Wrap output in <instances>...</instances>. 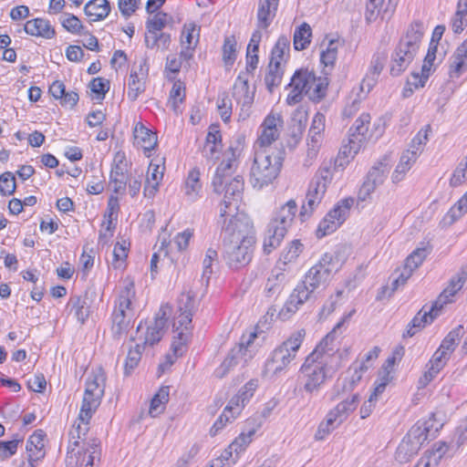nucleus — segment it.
Wrapping results in <instances>:
<instances>
[{
	"label": "nucleus",
	"instance_id": "1",
	"mask_svg": "<svg viewBox=\"0 0 467 467\" xmlns=\"http://www.w3.org/2000/svg\"><path fill=\"white\" fill-rule=\"evenodd\" d=\"M96 410L81 407L78 419L72 425L68 436L69 444L66 456V467H99L100 463V441L87 440L89 420Z\"/></svg>",
	"mask_w": 467,
	"mask_h": 467
},
{
	"label": "nucleus",
	"instance_id": "2",
	"mask_svg": "<svg viewBox=\"0 0 467 467\" xmlns=\"http://www.w3.org/2000/svg\"><path fill=\"white\" fill-rule=\"evenodd\" d=\"M338 270V262L331 254L326 253L297 284L283 306L280 314L289 317L305 303L316 299L319 289L325 288L333 273Z\"/></svg>",
	"mask_w": 467,
	"mask_h": 467
},
{
	"label": "nucleus",
	"instance_id": "3",
	"mask_svg": "<svg viewBox=\"0 0 467 467\" xmlns=\"http://www.w3.org/2000/svg\"><path fill=\"white\" fill-rule=\"evenodd\" d=\"M284 158L285 150L283 149L256 150L250 172V182L253 186L262 189L272 183L281 170Z\"/></svg>",
	"mask_w": 467,
	"mask_h": 467
},
{
	"label": "nucleus",
	"instance_id": "4",
	"mask_svg": "<svg viewBox=\"0 0 467 467\" xmlns=\"http://www.w3.org/2000/svg\"><path fill=\"white\" fill-rule=\"evenodd\" d=\"M296 211L297 205L296 202L290 200L275 213L267 225L264 239L263 249L265 254H269L280 245L288 228L292 225Z\"/></svg>",
	"mask_w": 467,
	"mask_h": 467
},
{
	"label": "nucleus",
	"instance_id": "5",
	"mask_svg": "<svg viewBox=\"0 0 467 467\" xmlns=\"http://www.w3.org/2000/svg\"><path fill=\"white\" fill-rule=\"evenodd\" d=\"M337 168L344 169V167L333 165L331 161L322 163L309 183L306 202L301 208L300 217L309 216L319 205L327 192V185L333 179V171Z\"/></svg>",
	"mask_w": 467,
	"mask_h": 467
},
{
	"label": "nucleus",
	"instance_id": "6",
	"mask_svg": "<svg viewBox=\"0 0 467 467\" xmlns=\"http://www.w3.org/2000/svg\"><path fill=\"white\" fill-rule=\"evenodd\" d=\"M305 336L306 331L304 329L297 330L279 347L275 348L270 358L266 361V369L271 371L274 375H278L284 371L296 358Z\"/></svg>",
	"mask_w": 467,
	"mask_h": 467
},
{
	"label": "nucleus",
	"instance_id": "7",
	"mask_svg": "<svg viewBox=\"0 0 467 467\" xmlns=\"http://www.w3.org/2000/svg\"><path fill=\"white\" fill-rule=\"evenodd\" d=\"M369 126L364 125L361 128L351 127L349 129L348 145L344 146L339 150L335 160L336 166L345 167L349 162V157L354 158L358 152L362 143L370 140H377L383 134L384 128L380 122H374L372 129H369Z\"/></svg>",
	"mask_w": 467,
	"mask_h": 467
},
{
	"label": "nucleus",
	"instance_id": "8",
	"mask_svg": "<svg viewBox=\"0 0 467 467\" xmlns=\"http://www.w3.org/2000/svg\"><path fill=\"white\" fill-rule=\"evenodd\" d=\"M255 337V332H251L248 336L244 335L238 345L230 350L221 366L215 370L216 377H224L234 367H244L255 354L254 345Z\"/></svg>",
	"mask_w": 467,
	"mask_h": 467
},
{
	"label": "nucleus",
	"instance_id": "9",
	"mask_svg": "<svg viewBox=\"0 0 467 467\" xmlns=\"http://www.w3.org/2000/svg\"><path fill=\"white\" fill-rule=\"evenodd\" d=\"M337 364H327L307 356L300 368L305 379L304 390L307 393L318 391L327 377L337 370Z\"/></svg>",
	"mask_w": 467,
	"mask_h": 467
},
{
	"label": "nucleus",
	"instance_id": "10",
	"mask_svg": "<svg viewBox=\"0 0 467 467\" xmlns=\"http://www.w3.org/2000/svg\"><path fill=\"white\" fill-rule=\"evenodd\" d=\"M359 403L358 393L353 394L351 398H348L338 403L333 410L328 411L325 420L319 423L315 433L316 441H323L337 427H338L348 416L353 412Z\"/></svg>",
	"mask_w": 467,
	"mask_h": 467
},
{
	"label": "nucleus",
	"instance_id": "11",
	"mask_svg": "<svg viewBox=\"0 0 467 467\" xmlns=\"http://www.w3.org/2000/svg\"><path fill=\"white\" fill-rule=\"evenodd\" d=\"M223 218L221 237L223 243H239L249 239H255L253 223L244 213L226 215Z\"/></svg>",
	"mask_w": 467,
	"mask_h": 467
},
{
	"label": "nucleus",
	"instance_id": "12",
	"mask_svg": "<svg viewBox=\"0 0 467 467\" xmlns=\"http://www.w3.org/2000/svg\"><path fill=\"white\" fill-rule=\"evenodd\" d=\"M355 310L345 316L335 327L318 343L315 349L308 355L311 358L323 361L327 364H337L340 368L342 355L338 352V342L337 332L344 322L350 318Z\"/></svg>",
	"mask_w": 467,
	"mask_h": 467
},
{
	"label": "nucleus",
	"instance_id": "13",
	"mask_svg": "<svg viewBox=\"0 0 467 467\" xmlns=\"http://www.w3.org/2000/svg\"><path fill=\"white\" fill-rule=\"evenodd\" d=\"M223 258L231 268H240L249 264L252 259L255 239L239 241V243H223Z\"/></svg>",
	"mask_w": 467,
	"mask_h": 467
},
{
	"label": "nucleus",
	"instance_id": "14",
	"mask_svg": "<svg viewBox=\"0 0 467 467\" xmlns=\"http://www.w3.org/2000/svg\"><path fill=\"white\" fill-rule=\"evenodd\" d=\"M353 204V198H346L338 202L319 223L317 236L322 238L335 232L344 223Z\"/></svg>",
	"mask_w": 467,
	"mask_h": 467
},
{
	"label": "nucleus",
	"instance_id": "15",
	"mask_svg": "<svg viewBox=\"0 0 467 467\" xmlns=\"http://www.w3.org/2000/svg\"><path fill=\"white\" fill-rule=\"evenodd\" d=\"M241 150L238 147L230 146L223 153V159L216 169L215 175L213 179V191L216 193H223V184L228 177H231L239 165L238 158Z\"/></svg>",
	"mask_w": 467,
	"mask_h": 467
},
{
	"label": "nucleus",
	"instance_id": "16",
	"mask_svg": "<svg viewBox=\"0 0 467 467\" xmlns=\"http://www.w3.org/2000/svg\"><path fill=\"white\" fill-rule=\"evenodd\" d=\"M387 161L388 157L384 156L368 171L366 180L358 191V201H367L370 197L371 193L375 191V189L384 182L389 170Z\"/></svg>",
	"mask_w": 467,
	"mask_h": 467
},
{
	"label": "nucleus",
	"instance_id": "17",
	"mask_svg": "<svg viewBox=\"0 0 467 467\" xmlns=\"http://www.w3.org/2000/svg\"><path fill=\"white\" fill-rule=\"evenodd\" d=\"M223 192H224L223 200L220 209V217L230 215V212H233L232 206L234 204V209L237 208V202L242 197L244 190V180L240 175H236L231 181H225L223 184Z\"/></svg>",
	"mask_w": 467,
	"mask_h": 467
},
{
	"label": "nucleus",
	"instance_id": "18",
	"mask_svg": "<svg viewBox=\"0 0 467 467\" xmlns=\"http://www.w3.org/2000/svg\"><path fill=\"white\" fill-rule=\"evenodd\" d=\"M104 375L99 373L88 378L86 382V389L83 397L82 406L96 410L100 404L104 394Z\"/></svg>",
	"mask_w": 467,
	"mask_h": 467
},
{
	"label": "nucleus",
	"instance_id": "19",
	"mask_svg": "<svg viewBox=\"0 0 467 467\" xmlns=\"http://www.w3.org/2000/svg\"><path fill=\"white\" fill-rule=\"evenodd\" d=\"M467 272L462 271L461 274L452 277L449 285L441 293L436 301L429 310V315L439 316L444 305L451 303L455 294L462 287L466 281Z\"/></svg>",
	"mask_w": 467,
	"mask_h": 467
},
{
	"label": "nucleus",
	"instance_id": "20",
	"mask_svg": "<svg viewBox=\"0 0 467 467\" xmlns=\"http://www.w3.org/2000/svg\"><path fill=\"white\" fill-rule=\"evenodd\" d=\"M310 80H314L313 71L301 68L295 72L289 83L292 90L286 98L288 105H296L302 100L303 94H305Z\"/></svg>",
	"mask_w": 467,
	"mask_h": 467
},
{
	"label": "nucleus",
	"instance_id": "21",
	"mask_svg": "<svg viewBox=\"0 0 467 467\" xmlns=\"http://www.w3.org/2000/svg\"><path fill=\"white\" fill-rule=\"evenodd\" d=\"M192 316V313L180 312V315L173 324L175 330L178 331V337L171 344V348L175 356L182 355L184 347L191 337Z\"/></svg>",
	"mask_w": 467,
	"mask_h": 467
},
{
	"label": "nucleus",
	"instance_id": "22",
	"mask_svg": "<svg viewBox=\"0 0 467 467\" xmlns=\"http://www.w3.org/2000/svg\"><path fill=\"white\" fill-rule=\"evenodd\" d=\"M165 158L157 156L152 159L150 162L145 186H144V196L151 198L155 195L159 189V184L163 178L165 170Z\"/></svg>",
	"mask_w": 467,
	"mask_h": 467
},
{
	"label": "nucleus",
	"instance_id": "23",
	"mask_svg": "<svg viewBox=\"0 0 467 467\" xmlns=\"http://www.w3.org/2000/svg\"><path fill=\"white\" fill-rule=\"evenodd\" d=\"M387 58L388 56L384 52H377L373 55L368 70L360 84L361 92L368 94L375 87L386 65Z\"/></svg>",
	"mask_w": 467,
	"mask_h": 467
},
{
	"label": "nucleus",
	"instance_id": "24",
	"mask_svg": "<svg viewBox=\"0 0 467 467\" xmlns=\"http://www.w3.org/2000/svg\"><path fill=\"white\" fill-rule=\"evenodd\" d=\"M45 437L46 433L42 430H36L26 441L28 462L31 467H36L46 455Z\"/></svg>",
	"mask_w": 467,
	"mask_h": 467
},
{
	"label": "nucleus",
	"instance_id": "25",
	"mask_svg": "<svg viewBox=\"0 0 467 467\" xmlns=\"http://www.w3.org/2000/svg\"><path fill=\"white\" fill-rule=\"evenodd\" d=\"M409 54V39L408 34L405 37H402L396 47L391 56L390 61V75L398 77L403 73L408 67L407 56Z\"/></svg>",
	"mask_w": 467,
	"mask_h": 467
},
{
	"label": "nucleus",
	"instance_id": "26",
	"mask_svg": "<svg viewBox=\"0 0 467 467\" xmlns=\"http://www.w3.org/2000/svg\"><path fill=\"white\" fill-rule=\"evenodd\" d=\"M255 89L250 90L248 77L239 74L233 87V97L242 109L245 107L250 108L254 102Z\"/></svg>",
	"mask_w": 467,
	"mask_h": 467
},
{
	"label": "nucleus",
	"instance_id": "27",
	"mask_svg": "<svg viewBox=\"0 0 467 467\" xmlns=\"http://www.w3.org/2000/svg\"><path fill=\"white\" fill-rule=\"evenodd\" d=\"M134 138L137 145L141 147L144 154L150 157V152L157 146V135L143 124L138 123L134 129Z\"/></svg>",
	"mask_w": 467,
	"mask_h": 467
},
{
	"label": "nucleus",
	"instance_id": "28",
	"mask_svg": "<svg viewBox=\"0 0 467 467\" xmlns=\"http://www.w3.org/2000/svg\"><path fill=\"white\" fill-rule=\"evenodd\" d=\"M279 0H259L257 11V27L266 29L273 22Z\"/></svg>",
	"mask_w": 467,
	"mask_h": 467
},
{
	"label": "nucleus",
	"instance_id": "29",
	"mask_svg": "<svg viewBox=\"0 0 467 467\" xmlns=\"http://www.w3.org/2000/svg\"><path fill=\"white\" fill-rule=\"evenodd\" d=\"M26 34L51 39L55 36L56 31L47 19L35 18L28 20L24 27Z\"/></svg>",
	"mask_w": 467,
	"mask_h": 467
},
{
	"label": "nucleus",
	"instance_id": "30",
	"mask_svg": "<svg viewBox=\"0 0 467 467\" xmlns=\"http://www.w3.org/2000/svg\"><path fill=\"white\" fill-rule=\"evenodd\" d=\"M368 369V366L364 362H354L348 369L347 376L343 379L342 390L350 392L361 381L363 374Z\"/></svg>",
	"mask_w": 467,
	"mask_h": 467
},
{
	"label": "nucleus",
	"instance_id": "31",
	"mask_svg": "<svg viewBox=\"0 0 467 467\" xmlns=\"http://www.w3.org/2000/svg\"><path fill=\"white\" fill-rule=\"evenodd\" d=\"M449 446L444 441H438L432 445L431 450L427 451L414 467H436Z\"/></svg>",
	"mask_w": 467,
	"mask_h": 467
},
{
	"label": "nucleus",
	"instance_id": "32",
	"mask_svg": "<svg viewBox=\"0 0 467 467\" xmlns=\"http://www.w3.org/2000/svg\"><path fill=\"white\" fill-rule=\"evenodd\" d=\"M67 308L74 313V317L78 321L84 324L90 313L88 296H71L67 302Z\"/></svg>",
	"mask_w": 467,
	"mask_h": 467
},
{
	"label": "nucleus",
	"instance_id": "33",
	"mask_svg": "<svg viewBox=\"0 0 467 467\" xmlns=\"http://www.w3.org/2000/svg\"><path fill=\"white\" fill-rule=\"evenodd\" d=\"M451 354L448 351L443 350L439 348L438 350L432 356L431 359V368L429 371L424 374L422 378L420 379V384L421 386H425L428 384L436 374L445 366L447 360L449 359Z\"/></svg>",
	"mask_w": 467,
	"mask_h": 467
},
{
	"label": "nucleus",
	"instance_id": "34",
	"mask_svg": "<svg viewBox=\"0 0 467 467\" xmlns=\"http://www.w3.org/2000/svg\"><path fill=\"white\" fill-rule=\"evenodd\" d=\"M132 314L114 311L112 314V336L115 339H120L127 335L131 327Z\"/></svg>",
	"mask_w": 467,
	"mask_h": 467
},
{
	"label": "nucleus",
	"instance_id": "35",
	"mask_svg": "<svg viewBox=\"0 0 467 467\" xmlns=\"http://www.w3.org/2000/svg\"><path fill=\"white\" fill-rule=\"evenodd\" d=\"M144 65H140V75L137 71H131L129 79V90H128V98L134 101L138 99L139 95L144 92L145 90V78L147 75L148 69L143 68Z\"/></svg>",
	"mask_w": 467,
	"mask_h": 467
},
{
	"label": "nucleus",
	"instance_id": "36",
	"mask_svg": "<svg viewBox=\"0 0 467 467\" xmlns=\"http://www.w3.org/2000/svg\"><path fill=\"white\" fill-rule=\"evenodd\" d=\"M110 12V5L108 0H89L84 6V13L92 21L105 19Z\"/></svg>",
	"mask_w": 467,
	"mask_h": 467
},
{
	"label": "nucleus",
	"instance_id": "37",
	"mask_svg": "<svg viewBox=\"0 0 467 467\" xmlns=\"http://www.w3.org/2000/svg\"><path fill=\"white\" fill-rule=\"evenodd\" d=\"M328 80L327 77H317L314 73V80L309 81L305 95L312 101H320L327 94Z\"/></svg>",
	"mask_w": 467,
	"mask_h": 467
},
{
	"label": "nucleus",
	"instance_id": "38",
	"mask_svg": "<svg viewBox=\"0 0 467 467\" xmlns=\"http://www.w3.org/2000/svg\"><path fill=\"white\" fill-rule=\"evenodd\" d=\"M431 130V125L428 124L424 126L412 139L410 142V163L415 162L418 157L423 152L429 140L428 137Z\"/></svg>",
	"mask_w": 467,
	"mask_h": 467
},
{
	"label": "nucleus",
	"instance_id": "39",
	"mask_svg": "<svg viewBox=\"0 0 467 467\" xmlns=\"http://www.w3.org/2000/svg\"><path fill=\"white\" fill-rule=\"evenodd\" d=\"M406 349L402 345H398L392 350L391 355L386 359L384 364L382 365L379 373L394 379L393 374L396 371V366L401 361L405 355Z\"/></svg>",
	"mask_w": 467,
	"mask_h": 467
},
{
	"label": "nucleus",
	"instance_id": "40",
	"mask_svg": "<svg viewBox=\"0 0 467 467\" xmlns=\"http://www.w3.org/2000/svg\"><path fill=\"white\" fill-rule=\"evenodd\" d=\"M185 195L190 202H195L200 197L202 183L200 182V171L192 169L189 171L184 185Z\"/></svg>",
	"mask_w": 467,
	"mask_h": 467
},
{
	"label": "nucleus",
	"instance_id": "41",
	"mask_svg": "<svg viewBox=\"0 0 467 467\" xmlns=\"http://www.w3.org/2000/svg\"><path fill=\"white\" fill-rule=\"evenodd\" d=\"M109 185L115 193L121 194L126 190L127 176L125 175V169L121 164V160H119V163H116L111 169Z\"/></svg>",
	"mask_w": 467,
	"mask_h": 467
},
{
	"label": "nucleus",
	"instance_id": "42",
	"mask_svg": "<svg viewBox=\"0 0 467 467\" xmlns=\"http://www.w3.org/2000/svg\"><path fill=\"white\" fill-rule=\"evenodd\" d=\"M436 58V55H432V52L428 53L425 56L423 65L421 67L420 74L419 73H412L411 76L415 78V82L411 83L410 85H413L415 88H423L431 76V67L433 66V62Z\"/></svg>",
	"mask_w": 467,
	"mask_h": 467
},
{
	"label": "nucleus",
	"instance_id": "43",
	"mask_svg": "<svg viewBox=\"0 0 467 467\" xmlns=\"http://www.w3.org/2000/svg\"><path fill=\"white\" fill-rule=\"evenodd\" d=\"M451 29L455 34L462 33L467 26V0H459L457 9L451 21Z\"/></svg>",
	"mask_w": 467,
	"mask_h": 467
},
{
	"label": "nucleus",
	"instance_id": "44",
	"mask_svg": "<svg viewBox=\"0 0 467 467\" xmlns=\"http://www.w3.org/2000/svg\"><path fill=\"white\" fill-rule=\"evenodd\" d=\"M432 244L427 241L420 243L410 253V263L413 264V267L410 265V274L422 265L427 256L432 252Z\"/></svg>",
	"mask_w": 467,
	"mask_h": 467
},
{
	"label": "nucleus",
	"instance_id": "45",
	"mask_svg": "<svg viewBox=\"0 0 467 467\" xmlns=\"http://www.w3.org/2000/svg\"><path fill=\"white\" fill-rule=\"evenodd\" d=\"M135 296L134 284L132 282L128 283L124 288L120 291L118 306L114 311L122 313H131L130 306L133 297Z\"/></svg>",
	"mask_w": 467,
	"mask_h": 467
},
{
	"label": "nucleus",
	"instance_id": "46",
	"mask_svg": "<svg viewBox=\"0 0 467 467\" xmlns=\"http://www.w3.org/2000/svg\"><path fill=\"white\" fill-rule=\"evenodd\" d=\"M169 395L170 387L162 386L153 396L150 406V414L152 417H156L163 411L165 404L169 401Z\"/></svg>",
	"mask_w": 467,
	"mask_h": 467
},
{
	"label": "nucleus",
	"instance_id": "47",
	"mask_svg": "<svg viewBox=\"0 0 467 467\" xmlns=\"http://www.w3.org/2000/svg\"><path fill=\"white\" fill-rule=\"evenodd\" d=\"M284 71L279 65V62L272 63L269 62L267 73L265 77V83L267 90L272 93L275 87H278L281 83Z\"/></svg>",
	"mask_w": 467,
	"mask_h": 467
},
{
	"label": "nucleus",
	"instance_id": "48",
	"mask_svg": "<svg viewBox=\"0 0 467 467\" xmlns=\"http://www.w3.org/2000/svg\"><path fill=\"white\" fill-rule=\"evenodd\" d=\"M312 29L307 23H303L296 28L294 33V47L296 50H304L310 44Z\"/></svg>",
	"mask_w": 467,
	"mask_h": 467
},
{
	"label": "nucleus",
	"instance_id": "49",
	"mask_svg": "<svg viewBox=\"0 0 467 467\" xmlns=\"http://www.w3.org/2000/svg\"><path fill=\"white\" fill-rule=\"evenodd\" d=\"M290 40L286 36H280L272 49L270 62L275 63L285 60V57L289 56Z\"/></svg>",
	"mask_w": 467,
	"mask_h": 467
},
{
	"label": "nucleus",
	"instance_id": "50",
	"mask_svg": "<svg viewBox=\"0 0 467 467\" xmlns=\"http://www.w3.org/2000/svg\"><path fill=\"white\" fill-rule=\"evenodd\" d=\"M285 268H282L280 266L278 269L273 270L272 275L268 277L265 285V290L269 296H273L274 294L281 291L282 285L285 281Z\"/></svg>",
	"mask_w": 467,
	"mask_h": 467
},
{
	"label": "nucleus",
	"instance_id": "51",
	"mask_svg": "<svg viewBox=\"0 0 467 467\" xmlns=\"http://www.w3.org/2000/svg\"><path fill=\"white\" fill-rule=\"evenodd\" d=\"M237 41L234 36H225L223 46V61L225 66H233L236 60Z\"/></svg>",
	"mask_w": 467,
	"mask_h": 467
},
{
	"label": "nucleus",
	"instance_id": "52",
	"mask_svg": "<svg viewBox=\"0 0 467 467\" xmlns=\"http://www.w3.org/2000/svg\"><path fill=\"white\" fill-rule=\"evenodd\" d=\"M144 348V346L140 344H136V346L133 348H130L124 364L125 376H130L132 373V371L137 368L141 358V354Z\"/></svg>",
	"mask_w": 467,
	"mask_h": 467
},
{
	"label": "nucleus",
	"instance_id": "53",
	"mask_svg": "<svg viewBox=\"0 0 467 467\" xmlns=\"http://www.w3.org/2000/svg\"><path fill=\"white\" fill-rule=\"evenodd\" d=\"M464 333L465 331L463 326L459 325L457 327L449 332V334L442 340L440 348L445 351H448L449 354H451Z\"/></svg>",
	"mask_w": 467,
	"mask_h": 467
},
{
	"label": "nucleus",
	"instance_id": "54",
	"mask_svg": "<svg viewBox=\"0 0 467 467\" xmlns=\"http://www.w3.org/2000/svg\"><path fill=\"white\" fill-rule=\"evenodd\" d=\"M385 0H367L365 19L368 23L376 21L379 16L384 18L386 10L383 11V4Z\"/></svg>",
	"mask_w": 467,
	"mask_h": 467
},
{
	"label": "nucleus",
	"instance_id": "55",
	"mask_svg": "<svg viewBox=\"0 0 467 467\" xmlns=\"http://www.w3.org/2000/svg\"><path fill=\"white\" fill-rule=\"evenodd\" d=\"M424 425L419 420L411 429L413 439H410V451H418L420 446L429 439L431 435L424 431Z\"/></svg>",
	"mask_w": 467,
	"mask_h": 467
},
{
	"label": "nucleus",
	"instance_id": "56",
	"mask_svg": "<svg viewBox=\"0 0 467 467\" xmlns=\"http://www.w3.org/2000/svg\"><path fill=\"white\" fill-rule=\"evenodd\" d=\"M303 251V244L298 240H294L291 242L289 246H287L281 254V257L279 259V264L284 266L287 265L289 263L294 262L299 254Z\"/></svg>",
	"mask_w": 467,
	"mask_h": 467
},
{
	"label": "nucleus",
	"instance_id": "57",
	"mask_svg": "<svg viewBox=\"0 0 467 467\" xmlns=\"http://www.w3.org/2000/svg\"><path fill=\"white\" fill-rule=\"evenodd\" d=\"M339 45L338 40L330 39L327 48L321 52L320 60L325 67H332L334 66L337 57V49Z\"/></svg>",
	"mask_w": 467,
	"mask_h": 467
},
{
	"label": "nucleus",
	"instance_id": "58",
	"mask_svg": "<svg viewBox=\"0 0 467 467\" xmlns=\"http://www.w3.org/2000/svg\"><path fill=\"white\" fill-rule=\"evenodd\" d=\"M449 67V77L459 78L464 72L467 71V61L462 57L458 56L455 52L451 57Z\"/></svg>",
	"mask_w": 467,
	"mask_h": 467
},
{
	"label": "nucleus",
	"instance_id": "59",
	"mask_svg": "<svg viewBox=\"0 0 467 467\" xmlns=\"http://www.w3.org/2000/svg\"><path fill=\"white\" fill-rule=\"evenodd\" d=\"M422 423L425 426L424 431L429 432L431 439H433L436 437L439 431L443 427L444 419L441 413L433 412L431 414L429 420H423Z\"/></svg>",
	"mask_w": 467,
	"mask_h": 467
},
{
	"label": "nucleus",
	"instance_id": "60",
	"mask_svg": "<svg viewBox=\"0 0 467 467\" xmlns=\"http://www.w3.org/2000/svg\"><path fill=\"white\" fill-rule=\"evenodd\" d=\"M63 27L72 33L78 35H88L87 31H83L84 26L81 24V21L72 14H65L64 18L62 20Z\"/></svg>",
	"mask_w": 467,
	"mask_h": 467
},
{
	"label": "nucleus",
	"instance_id": "61",
	"mask_svg": "<svg viewBox=\"0 0 467 467\" xmlns=\"http://www.w3.org/2000/svg\"><path fill=\"white\" fill-rule=\"evenodd\" d=\"M23 441L17 434L11 441H0V457L7 459L16 454L18 444Z\"/></svg>",
	"mask_w": 467,
	"mask_h": 467
},
{
	"label": "nucleus",
	"instance_id": "62",
	"mask_svg": "<svg viewBox=\"0 0 467 467\" xmlns=\"http://www.w3.org/2000/svg\"><path fill=\"white\" fill-rule=\"evenodd\" d=\"M185 97V88L181 82H175L170 92V103L172 109L178 113L179 104L182 103Z\"/></svg>",
	"mask_w": 467,
	"mask_h": 467
},
{
	"label": "nucleus",
	"instance_id": "63",
	"mask_svg": "<svg viewBox=\"0 0 467 467\" xmlns=\"http://www.w3.org/2000/svg\"><path fill=\"white\" fill-rule=\"evenodd\" d=\"M16 191V178L10 171L0 175V192L3 195H11Z\"/></svg>",
	"mask_w": 467,
	"mask_h": 467
},
{
	"label": "nucleus",
	"instance_id": "64",
	"mask_svg": "<svg viewBox=\"0 0 467 467\" xmlns=\"http://www.w3.org/2000/svg\"><path fill=\"white\" fill-rule=\"evenodd\" d=\"M467 213V192L450 209L447 216L451 218V223L455 222Z\"/></svg>",
	"mask_w": 467,
	"mask_h": 467
}]
</instances>
